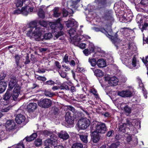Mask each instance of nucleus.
I'll return each mask as SVG.
<instances>
[{"label":"nucleus","instance_id":"55","mask_svg":"<svg viewBox=\"0 0 148 148\" xmlns=\"http://www.w3.org/2000/svg\"><path fill=\"white\" fill-rule=\"evenodd\" d=\"M7 84L4 81H1L0 82V86L1 87H5L6 88L7 86Z\"/></svg>","mask_w":148,"mask_h":148},{"label":"nucleus","instance_id":"2","mask_svg":"<svg viewBox=\"0 0 148 148\" xmlns=\"http://www.w3.org/2000/svg\"><path fill=\"white\" fill-rule=\"evenodd\" d=\"M133 53L130 54L128 53L125 54H121L120 59L123 64L127 66L130 69H137L140 66L139 61L135 57H133L131 59Z\"/></svg>","mask_w":148,"mask_h":148},{"label":"nucleus","instance_id":"23","mask_svg":"<svg viewBox=\"0 0 148 148\" xmlns=\"http://www.w3.org/2000/svg\"><path fill=\"white\" fill-rule=\"evenodd\" d=\"M37 108V104L36 103H29L27 106V110L29 112H32L34 111Z\"/></svg>","mask_w":148,"mask_h":148},{"label":"nucleus","instance_id":"39","mask_svg":"<svg viewBox=\"0 0 148 148\" xmlns=\"http://www.w3.org/2000/svg\"><path fill=\"white\" fill-rule=\"evenodd\" d=\"M148 3V1L147 0H141L140 3H138L137 5L135 3L136 8H138V6H140V5H142L143 6H145Z\"/></svg>","mask_w":148,"mask_h":148},{"label":"nucleus","instance_id":"3","mask_svg":"<svg viewBox=\"0 0 148 148\" xmlns=\"http://www.w3.org/2000/svg\"><path fill=\"white\" fill-rule=\"evenodd\" d=\"M61 20L60 18H59L56 22L51 23L50 24L51 28L53 29L52 33L55 36V39L58 38L64 33L62 31L63 26L60 23Z\"/></svg>","mask_w":148,"mask_h":148},{"label":"nucleus","instance_id":"61","mask_svg":"<svg viewBox=\"0 0 148 148\" xmlns=\"http://www.w3.org/2000/svg\"><path fill=\"white\" fill-rule=\"evenodd\" d=\"M43 133L45 135L49 136L52 134V132L48 130H45L44 131Z\"/></svg>","mask_w":148,"mask_h":148},{"label":"nucleus","instance_id":"18","mask_svg":"<svg viewBox=\"0 0 148 148\" xmlns=\"http://www.w3.org/2000/svg\"><path fill=\"white\" fill-rule=\"evenodd\" d=\"M66 25L68 27H74L73 28L77 27L78 26L77 22L73 19H70L66 23Z\"/></svg>","mask_w":148,"mask_h":148},{"label":"nucleus","instance_id":"32","mask_svg":"<svg viewBox=\"0 0 148 148\" xmlns=\"http://www.w3.org/2000/svg\"><path fill=\"white\" fill-rule=\"evenodd\" d=\"M71 84V82L69 81L67 82H65L63 83L60 86V89H61L69 90V88L67 84Z\"/></svg>","mask_w":148,"mask_h":148},{"label":"nucleus","instance_id":"4","mask_svg":"<svg viewBox=\"0 0 148 148\" xmlns=\"http://www.w3.org/2000/svg\"><path fill=\"white\" fill-rule=\"evenodd\" d=\"M127 123H124L120 125L119 129V131L123 133L125 132L127 127L130 129L128 126L130 127L134 126L135 128H139L140 127V121L138 119H134L133 120H127Z\"/></svg>","mask_w":148,"mask_h":148},{"label":"nucleus","instance_id":"45","mask_svg":"<svg viewBox=\"0 0 148 148\" xmlns=\"http://www.w3.org/2000/svg\"><path fill=\"white\" fill-rule=\"evenodd\" d=\"M11 107L9 106L8 107L3 106V107H0L1 111L2 112H8L10 109Z\"/></svg>","mask_w":148,"mask_h":148},{"label":"nucleus","instance_id":"36","mask_svg":"<svg viewBox=\"0 0 148 148\" xmlns=\"http://www.w3.org/2000/svg\"><path fill=\"white\" fill-rule=\"evenodd\" d=\"M139 86L140 87H141L142 90H143V93L144 95V97L145 98H147V91L143 87V84L141 83V81L140 79H139Z\"/></svg>","mask_w":148,"mask_h":148},{"label":"nucleus","instance_id":"19","mask_svg":"<svg viewBox=\"0 0 148 148\" xmlns=\"http://www.w3.org/2000/svg\"><path fill=\"white\" fill-rule=\"evenodd\" d=\"M33 9V7H30L29 5H27L21 9L22 14L24 15L27 16L29 12L32 11Z\"/></svg>","mask_w":148,"mask_h":148},{"label":"nucleus","instance_id":"11","mask_svg":"<svg viewBox=\"0 0 148 148\" xmlns=\"http://www.w3.org/2000/svg\"><path fill=\"white\" fill-rule=\"evenodd\" d=\"M58 137L54 134H52L50 136L48 142L54 146V148H64L61 145H56L58 143Z\"/></svg>","mask_w":148,"mask_h":148},{"label":"nucleus","instance_id":"41","mask_svg":"<svg viewBox=\"0 0 148 148\" xmlns=\"http://www.w3.org/2000/svg\"><path fill=\"white\" fill-rule=\"evenodd\" d=\"M38 14L39 16L41 18H44L45 17V14L42 8H40L38 12Z\"/></svg>","mask_w":148,"mask_h":148},{"label":"nucleus","instance_id":"13","mask_svg":"<svg viewBox=\"0 0 148 148\" xmlns=\"http://www.w3.org/2000/svg\"><path fill=\"white\" fill-rule=\"evenodd\" d=\"M65 120L67 123L70 126V127H73L74 124V117L73 114L69 112H66L65 115Z\"/></svg>","mask_w":148,"mask_h":148},{"label":"nucleus","instance_id":"15","mask_svg":"<svg viewBox=\"0 0 148 148\" xmlns=\"http://www.w3.org/2000/svg\"><path fill=\"white\" fill-rule=\"evenodd\" d=\"M15 123L13 121L9 120L7 121L5 125L6 130L10 131L14 129Z\"/></svg>","mask_w":148,"mask_h":148},{"label":"nucleus","instance_id":"40","mask_svg":"<svg viewBox=\"0 0 148 148\" xmlns=\"http://www.w3.org/2000/svg\"><path fill=\"white\" fill-rule=\"evenodd\" d=\"M96 8L94 5H92L90 4H89L88 5L87 8H85V10H88L89 12H92Z\"/></svg>","mask_w":148,"mask_h":148},{"label":"nucleus","instance_id":"17","mask_svg":"<svg viewBox=\"0 0 148 148\" xmlns=\"http://www.w3.org/2000/svg\"><path fill=\"white\" fill-rule=\"evenodd\" d=\"M59 138L63 140H66L69 137V136L66 131L64 130L61 131L58 134Z\"/></svg>","mask_w":148,"mask_h":148},{"label":"nucleus","instance_id":"9","mask_svg":"<svg viewBox=\"0 0 148 148\" xmlns=\"http://www.w3.org/2000/svg\"><path fill=\"white\" fill-rule=\"evenodd\" d=\"M90 122L89 119L84 118L80 119L78 121V126L79 128L82 130L87 128L90 125Z\"/></svg>","mask_w":148,"mask_h":148},{"label":"nucleus","instance_id":"28","mask_svg":"<svg viewBox=\"0 0 148 148\" xmlns=\"http://www.w3.org/2000/svg\"><path fill=\"white\" fill-rule=\"evenodd\" d=\"M77 31L76 30V29L75 28H71L69 32V33L71 37V40L74 38L76 35L79 36L77 34Z\"/></svg>","mask_w":148,"mask_h":148},{"label":"nucleus","instance_id":"54","mask_svg":"<svg viewBox=\"0 0 148 148\" xmlns=\"http://www.w3.org/2000/svg\"><path fill=\"white\" fill-rule=\"evenodd\" d=\"M63 61L66 63H68L69 62V56L67 55H65L63 59Z\"/></svg>","mask_w":148,"mask_h":148},{"label":"nucleus","instance_id":"30","mask_svg":"<svg viewBox=\"0 0 148 148\" xmlns=\"http://www.w3.org/2000/svg\"><path fill=\"white\" fill-rule=\"evenodd\" d=\"M36 137L37 134L36 133H34L29 136H27L23 140L25 139L27 141H31L34 140Z\"/></svg>","mask_w":148,"mask_h":148},{"label":"nucleus","instance_id":"24","mask_svg":"<svg viewBox=\"0 0 148 148\" xmlns=\"http://www.w3.org/2000/svg\"><path fill=\"white\" fill-rule=\"evenodd\" d=\"M10 89H8L6 93H5L4 95V101H2V99L0 100V102H1L0 103V104L1 106H2L3 105H5L4 103L5 102V101L7 100L10 99L11 96L10 95Z\"/></svg>","mask_w":148,"mask_h":148},{"label":"nucleus","instance_id":"10","mask_svg":"<svg viewBox=\"0 0 148 148\" xmlns=\"http://www.w3.org/2000/svg\"><path fill=\"white\" fill-rule=\"evenodd\" d=\"M38 105L44 108H47L51 105V100L48 99H41L38 102Z\"/></svg>","mask_w":148,"mask_h":148},{"label":"nucleus","instance_id":"22","mask_svg":"<svg viewBox=\"0 0 148 148\" xmlns=\"http://www.w3.org/2000/svg\"><path fill=\"white\" fill-rule=\"evenodd\" d=\"M103 18L105 20H109L110 21H113L114 20V18L112 16V12L111 11L106 12Z\"/></svg>","mask_w":148,"mask_h":148},{"label":"nucleus","instance_id":"46","mask_svg":"<svg viewBox=\"0 0 148 148\" xmlns=\"http://www.w3.org/2000/svg\"><path fill=\"white\" fill-rule=\"evenodd\" d=\"M38 23L41 26L44 27H46L48 24V23L47 21H44L43 20H40L38 22Z\"/></svg>","mask_w":148,"mask_h":148},{"label":"nucleus","instance_id":"38","mask_svg":"<svg viewBox=\"0 0 148 148\" xmlns=\"http://www.w3.org/2000/svg\"><path fill=\"white\" fill-rule=\"evenodd\" d=\"M27 0H17L15 4L17 7H21L23 6V3Z\"/></svg>","mask_w":148,"mask_h":148},{"label":"nucleus","instance_id":"1","mask_svg":"<svg viewBox=\"0 0 148 148\" xmlns=\"http://www.w3.org/2000/svg\"><path fill=\"white\" fill-rule=\"evenodd\" d=\"M36 23L35 21L32 22L30 24V26L28 27L26 34L30 38H34L37 41H43V40L50 39L53 37L51 33H47L42 36L44 32L43 28L42 27L32 25Z\"/></svg>","mask_w":148,"mask_h":148},{"label":"nucleus","instance_id":"6","mask_svg":"<svg viewBox=\"0 0 148 148\" xmlns=\"http://www.w3.org/2000/svg\"><path fill=\"white\" fill-rule=\"evenodd\" d=\"M92 29L96 32H98L100 31L104 33L106 36L109 38L111 39V41L117 47H118V44L121 42V40H120V39H119V38H117V35H116L114 37L112 36L103 28H102L95 27L93 28Z\"/></svg>","mask_w":148,"mask_h":148},{"label":"nucleus","instance_id":"63","mask_svg":"<svg viewBox=\"0 0 148 148\" xmlns=\"http://www.w3.org/2000/svg\"><path fill=\"white\" fill-rule=\"evenodd\" d=\"M114 131L113 130L109 131L107 134V136L108 137L111 136L112 134H113Z\"/></svg>","mask_w":148,"mask_h":148},{"label":"nucleus","instance_id":"8","mask_svg":"<svg viewBox=\"0 0 148 148\" xmlns=\"http://www.w3.org/2000/svg\"><path fill=\"white\" fill-rule=\"evenodd\" d=\"M95 126L94 131L99 134H103L105 133L107 131V128L105 124L103 123H93L92 127Z\"/></svg>","mask_w":148,"mask_h":148},{"label":"nucleus","instance_id":"51","mask_svg":"<svg viewBox=\"0 0 148 148\" xmlns=\"http://www.w3.org/2000/svg\"><path fill=\"white\" fill-rule=\"evenodd\" d=\"M119 145V143L118 142L113 143L110 145L109 148H117Z\"/></svg>","mask_w":148,"mask_h":148},{"label":"nucleus","instance_id":"25","mask_svg":"<svg viewBox=\"0 0 148 148\" xmlns=\"http://www.w3.org/2000/svg\"><path fill=\"white\" fill-rule=\"evenodd\" d=\"M94 3L97 5L98 9L103 7L106 4V0H95Z\"/></svg>","mask_w":148,"mask_h":148},{"label":"nucleus","instance_id":"16","mask_svg":"<svg viewBox=\"0 0 148 148\" xmlns=\"http://www.w3.org/2000/svg\"><path fill=\"white\" fill-rule=\"evenodd\" d=\"M20 87L19 85H16L15 87L12 94V97L14 100H16L20 93Z\"/></svg>","mask_w":148,"mask_h":148},{"label":"nucleus","instance_id":"12","mask_svg":"<svg viewBox=\"0 0 148 148\" xmlns=\"http://www.w3.org/2000/svg\"><path fill=\"white\" fill-rule=\"evenodd\" d=\"M82 40L76 37V35L71 39V42L75 45L77 46L82 49L85 48L86 45L84 43H80Z\"/></svg>","mask_w":148,"mask_h":148},{"label":"nucleus","instance_id":"49","mask_svg":"<svg viewBox=\"0 0 148 148\" xmlns=\"http://www.w3.org/2000/svg\"><path fill=\"white\" fill-rule=\"evenodd\" d=\"M13 148H24V145L22 142H20L18 144L13 146Z\"/></svg>","mask_w":148,"mask_h":148},{"label":"nucleus","instance_id":"43","mask_svg":"<svg viewBox=\"0 0 148 148\" xmlns=\"http://www.w3.org/2000/svg\"><path fill=\"white\" fill-rule=\"evenodd\" d=\"M83 147L82 144L79 143H75L72 146V148H83Z\"/></svg>","mask_w":148,"mask_h":148},{"label":"nucleus","instance_id":"56","mask_svg":"<svg viewBox=\"0 0 148 148\" xmlns=\"http://www.w3.org/2000/svg\"><path fill=\"white\" fill-rule=\"evenodd\" d=\"M37 78L39 80L42 81H45L46 80V79L45 77L40 76H38L37 77Z\"/></svg>","mask_w":148,"mask_h":148},{"label":"nucleus","instance_id":"44","mask_svg":"<svg viewBox=\"0 0 148 148\" xmlns=\"http://www.w3.org/2000/svg\"><path fill=\"white\" fill-rule=\"evenodd\" d=\"M131 108L126 106L124 108V111L127 115L130 114L131 112Z\"/></svg>","mask_w":148,"mask_h":148},{"label":"nucleus","instance_id":"35","mask_svg":"<svg viewBox=\"0 0 148 148\" xmlns=\"http://www.w3.org/2000/svg\"><path fill=\"white\" fill-rule=\"evenodd\" d=\"M76 37L82 40V41H84L90 38V37L86 35H80L79 36L76 35Z\"/></svg>","mask_w":148,"mask_h":148},{"label":"nucleus","instance_id":"50","mask_svg":"<svg viewBox=\"0 0 148 148\" xmlns=\"http://www.w3.org/2000/svg\"><path fill=\"white\" fill-rule=\"evenodd\" d=\"M42 144V140L40 139H38L34 142V144L36 146L38 147L40 146Z\"/></svg>","mask_w":148,"mask_h":148},{"label":"nucleus","instance_id":"20","mask_svg":"<svg viewBox=\"0 0 148 148\" xmlns=\"http://www.w3.org/2000/svg\"><path fill=\"white\" fill-rule=\"evenodd\" d=\"M17 79L15 77H11L9 83V88L8 89H10V90H11L14 86L15 87L16 85H18L17 84Z\"/></svg>","mask_w":148,"mask_h":148},{"label":"nucleus","instance_id":"62","mask_svg":"<svg viewBox=\"0 0 148 148\" xmlns=\"http://www.w3.org/2000/svg\"><path fill=\"white\" fill-rule=\"evenodd\" d=\"M68 109L72 111L73 113H74L75 112V110L74 108L71 106H68L67 107Z\"/></svg>","mask_w":148,"mask_h":148},{"label":"nucleus","instance_id":"60","mask_svg":"<svg viewBox=\"0 0 148 148\" xmlns=\"http://www.w3.org/2000/svg\"><path fill=\"white\" fill-rule=\"evenodd\" d=\"M120 80L122 82L124 83L126 81L127 79L125 76H123L121 77Z\"/></svg>","mask_w":148,"mask_h":148},{"label":"nucleus","instance_id":"26","mask_svg":"<svg viewBox=\"0 0 148 148\" xmlns=\"http://www.w3.org/2000/svg\"><path fill=\"white\" fill-rule=\"evenodd\" d=\"M25 119V117L21 114H18L15 118L16 122L18 124H21L24 121Z\"/></svg>","mask_w":148,"mask_h":148},{"label":"nucleus","instance_id":"57","mask_svg":"<svg viewBox=\"0 0 148 148\" xmlns=\"http://www.w3.org/2000/svg\"><path fill=\"white\" fill-rule=\"evenodd\" d=\"M83 53L86 56H88L89 53V50L87 48L85 49L83 51Z\"/></svg>","mask_w":148,"mask_h":148},{"label":"nucleus","instance_id":"14","mask_svg":"<svg viewBox=\"0 0 148 148\" xmlns=\"http://www.w3.org/2000/svg\"><path fill=\"white\" fill-rule=\"evenodd\" d=\"M117 93L118 95L124 97H131L132 95V92L129 89L119 91Z\"/></svg>","mask_w":148,"mask_h":148},{"label":"nucleus","instance_id":"37","mask_svg":"<svg viewBox=\"0 0 148 148\" xmlns=\"http://www.w3.org/2000/svg\"><path fill=\"white\" fill-rule=\"evenodd\" d=\"M8 135L4 131H1L0 132V142L2 140L7 138Z\"/></svg>","mask_w":148,"mask_h":148},{"label":"nucleus","instance_id":"48","mask_svg":"<svg viewBox=\"0 0 148 148\" xmlns=\"http://www.w3.org/2000/svg\"><path fill=\"white\" fill-rule=\"evenodd\" d=\"M45 94L47 96L52 97L54 96L55 94L53 93L48 90H45Z\"/></svg>","mask_w":148,"mask_h":148},{"label":"nucleus","instance_id":"42","mask_svg":"<svg viewBox=\"0 0 148 148\" xmlns=\"http://www.w3.org/2000/svg\"><path fill=\"white\" fill-rule=\"evenodd\" d=\"M53 16L55 17H57L59 16L61 13L59 12V8H55L53 9Z\"/></svg>","mask_w":148,"mask_h":148},{"label":"nucleus","instance_id":"47","mask_svg":"<svg viewBox=\"0 0 148 148\" xmlns=\"http://www.w3.org/2000/svg\"><path fill=\"white\" fill-rule=\"evenodd\" d=\"M90 92L93 93L97 99L99 98L98 94L97 93V90L94 88L91 89L90 90Z\"/></svg>","mask_w":148,"mask_h":148},{"label":"nucleus","instance_id":"53","mask_svg":"<svg viewBox=\"0 0 148 148\" xmlns=\"http://www.w3.org/2000/svg\"><path fill=\"white\" fill-rule=\"evenodd\" d=\"M141 18V17L139 15H137L136 16V21L140 25L141 23H142L143 21Z\"/></svg>","mask_w":148,"mask_h":148},{"label":"nucleus","instance_id":"7","mask_svg":"<svg viewBox=\"0 0 148 148\" xmlns=\"http://www.w3.org/2000/svg\"><path fill=\"white\" fill-rule=\"evenodd\" d=\"M105 83H101V81H99L102 87L103 86L108 85V86H115L117 85L118 83L119 80L118 79L115 77H111L110 75H106L103 77Z\"/></svg>","mask_w":148,"mask_h":148},{"label":"nucleus","instance_id":"59","mask_svg":"<svg viewBox=\"0 0 148 148\" xmlns=\"http://www.w3.org/2000/svg\"><path fill=\"white\" fill-rule=\"evenodd\" d=\"M5 76V75L3 72L2 71L1 73H0V81L4 79Z\"/></svg>","mask_w":148,"mask_h":148},{"label":"nucleus","instance_id":"5","mask_svg":"<svg viewBox=\"0 0 148 148\" xmlns=\"http://www.w3.org/2000/svg\"><path fill=\"white\" fill-rule=\"evenodd\" d=\"M80 0H77L76 1H67L64 3L63 6L65 8H63L62 14L64 17H66L68 15V13L71 14L73 12L72 8L75 7V5L78 3L79 2Z\"/></svg>","mask_w":148,"mask_h":148},{"label":"nucleus","instance_id":"64","mask_svg":"<svg viewBox=\"0 0 148 148\" xmlns=\"http://www.w3.org/2000/svg\"><path fill=\"white\" fill-rule=\"evenodd\" d=\"M147 23V22L145 23L143 25L141 29L142 32H143L144 30L148 26V24Z\"/></svg>","mask_w":148,"mask_h":148},{"label":"nucleus","instance_id":"52","mask_svg":"<svg viewBox=\"0 0 148 148\" xmlns=\"http://www.w3.org/2000/svg\"><path fill=\"white\" fill-rule=\"evenodd\" d=\"M60 74L61 76L63 78H66V79L69 81V78L67 77L66 73L64 72H62L60 73H59Z\"/></svg>","mask_w":148,"mask_h":148},{"label":"nucleus","instance_id":"34","mask_svg":"<svg viewBox=\"0 0 148 148\" xmlns=\"http://www.w3.org/2000/svg\"><path fill=\"white\" fill-rule=\"evenodd\" d=\"M88 62L92 67H95L97 64V61L95 58H89L88 59Z\"/></svg>","mask_w":148,"mask_h":148},{"label":"nucleus","instance_id":"33","mask_svg":"<svg viewBox=\"0 0 148 148\" xmlns=\"http://www.w3.org/2000/svg\"><path fill=\"white\" fill-rule=\"evenodd\" d=\"M89 42L88 47V49L89 50V53H91L94 51L95 47L92 42Z\"/></svg>","mask_w":148,"mask_h":148},{"label":"nucleus","instance_id":"58","mask_svg":"<svg viewBox=\"0 0 148 148\" xmlns=\"http://www.w3.org/2000/svg\"><path fill=\"white\" fill-rule=\"evenodd\" d=\"M101 114L102 115H103L105 117H109L110 116V113L108 112L101 113Z\"/></svg>","mask_w":148,"mask_h":148},{"label":"nucleus","instance_id":"21","mask_svg":"<svg viewBox=\"0 0 148 148\" xmlns=\"http://www.w3.org/2000/svg\"><path fill=\"white\" fill-rule=\"evenodd\" d=\"M92 140L94 143H97L99 141L100 139L99 134L94 131H93L92 129Z\"/></svg>","mask_w":148,"mask_h":148},{"label":"nucleus","instance_id":"27","mask_svg":"<svg viewBox=\"0 0 148 148\" xmlns=\"http://www.w3.org/2000/svg\"><path fill=\"white\" fill-rule=\"evenodd\" d=\"M97 65L99 68L105 67L106 65V61L103 59H100L97 61Z\"/></svg>","mask_w":148,"mask_h":148},{"label":"nucleus","instance_id":"31","mask_svg":"<svg viewBox=\"0 0 148 148\" xmlns=\"http://www.w3.org/2000/svg\"><path fill=\"white\" fill-rule=\"evenodd\" d=\"M95 75L97 77H102L103 76V72L101 70L99 69H96L95 71L93 70Z\"/></svg>","mask_w":148,"mask_h":148},{"label":"nucleus","instance_id":"29","mask_svg":"<svg viewBox=\"0 0 148 148\" xmlns=\"http://www.w3.org/2000/svg\"><path fill=\"white\" fill-rule=\"evenodd\" d=\"M81 140L84 143H87L88 142V134L86 133H83L79 134Z\"/></svg>","mask_w":148,"mask_h":148}]
</instances>
